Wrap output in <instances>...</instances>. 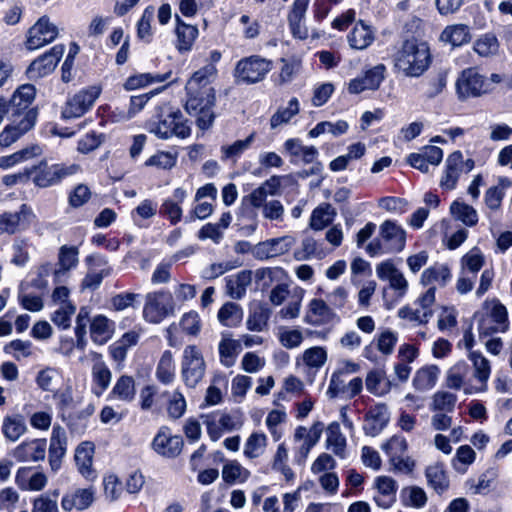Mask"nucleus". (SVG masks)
I'll list each match as a JSON object with an SVG mask.
<instances>
[{
  "mask_svg": "<svg viewBox=\"0 0 512 512\" xmlns=\"http://www.w3.org/2000/svg\"><path fill=\"white\" fill-rule=\"evenodd\" d=\"M286 276L280 267L259 268L254 272V279L261 290L268 289L274 282L281 281Z\"/></svg>",
  "mask_w": 512,
  "mask_h": 512,
  "instance_id": "09e8293b",
  "label": "nucleus"
},
{
  "mask_svg": "<svg viewBox=\"0 0 512 512\" xmlns=\"http://www.w3.org/2000/svg\"><path fill=\"white\" fill-rule=\"evenodd\" d=\"M94 501V491L92 489H78L73 493L65 494L61 500V507L64 511L73 509H87Z\"/></svg>",
  "mask_w": 512,
  "mask_h": 512,
  "instance_id": "473e14b6",
  "label": "nucleus"
},
{
  "mask_svg": "<svg viewBox=\"0 0 512 512\" xmlns=\"http://www.w3.org/2000/svg\"><path fill=\"white\" fill-rule=\"evenodd\" d=\"M58 35V28L46 16L41 17L28 31L26 47L36 50L51 43Z\"/></svg>",
  "mask_w": 512,
  "mask_h": 512,
  "instance_id": "f8f14e48",
  "label": "nucleus"
},
{
  "mask_svg": "<svg viewBox=\"0 0 512 512\" xmlns=\"http://www.w3.org/2000/svg\"><path fill=\"white\" fill-rule=\"evenodd\" d=\"M266 446V435L264 433L254 432L248 437L243 452L249 459L258 458L265 452Z\"/></svg>",
  "mask_w": 512,
  "mask_h": 512,
  "instance_id": "052dcab7",
  "label": "nucleus"
},
{
  "mask_svg": "<svg viewBox=\"0 0 512 512\" xmlns=\"http://www.w3.org/2000/svg\"><path fill=\"white\" fill-rule=\"evenodd\" d=\"M390 419L388 407L378 404L369 409L364 418L363 430L366 435L375 437L386 427Z\"/></svg>",
  "mask_w": 512,
  "mask_h": 512,
  "instance_id": "4be33fe9",
  "label": "nucleus"
},
{
  "mask_svg": "<svg viewBox=\"0 0 512 512\" xmlns=\"http://www.w3.org/2000/svg\"><path fill=\"white\" fill-rule=\"evenodd\" d=\"M271 316V309L264 304H257L251 310L246 325L250 331H263Z\"/></svg>",
  "mask_w": 512,
  "mask_h": 512,
  "instance_id": "de8ad7c7",
  "label": "nucleus"
},
{
  "mask_svg": "<svg viewBox=\"0 0 512 512\" xmlns=\"http://www.w3.org/2000/svg\"><path fill=\"white\" fill-rule=\"evenodd\" d=\"M452 216L467 226H474L478 222L477 211L470 205L454 201L450 206Z\"/></svg>",
  "mask_w": 512,
  "mask_h": 512,
  "instance_id": "13d9d810",
  "label": "nucleus"
},
{
  "mask_svg": "<svg viewBox=\"0 0 512 512\" xmlns=\"http://www.w3.org/2000/svg\"><path fill=\"white\" fill-rule=\"evenodd\" d=\"M508 329L509 319L506 307L498 299L486 300L478 319L479 336L482 338L505 333Z\"/></svg>",
  "mask_w": 512,
  "mask_h": 512,
  "instance_id": "39448f33",
  "label": "nucleus"
},
{
  "mask_svg": "<svg viewBox=\"0 0 512 512\" xmlns=\"http://www.w3.org/2000/svg\"><path fill=\"white\" fill-rule=\"evenodd\" d=\"M252 281V272L243 270L226 278L227 294L232 299H241Z\"/></svg>",
  "mask_w": 512,
  "mask_h": 512,
  "instance_id": "72a5a7b5",
  "label": "nucleus"
},
{
  "mask_svg": "<svg viewBox=\"0 0 512 512\" xmlns=\"http://www.w3.org/2000/svg\"><path fill=\"white\" fill-rule=\"evenodd\" d=\"M37 119V111L29 110L25 113V116L22 117L19 121L16 120L14 122L12 120V124L7 125L2 132L0 133V146L1 147H9L14 142H16L20 137H22L25 133L30 131Z\"/></svg>",
  "mask_w": 512,
  "mask_h": 512,
  "instance_id": "4468645a",
  "label": "nucleus"
},
{
  "mask_svg": "<svg viewBox=\"0 0 512 512\" xmlns=\"http://www.w3.org/2000/svg\"><path fill=\"white\" fill-rule=\"evenodd\" d=\"M490 90L484 76L472 68L464 70L456 82V91L460 100L478 97Z\"/></svg>",
  "mask_w": 512,
  "mask_h": 512,
  "instance_id": "9d476101",
  "label": "nucleus"
},
{
  "mask_svg": "<svg viewBox=\"0 0 512 512\" xmlns=\"http://www.w3.org/2000/svg\"><path fill=\"white\" fill-rule=\"evenodd\" d=\"M35 95L36 89L32 84H23L14 91L10 99H7L14 122L22 115L24 117L27 111L34 110L30 108V105L35 99Z\"/></svg>",
  "mask_w": 512,
  "mask_h": 512,
  "instance_id": "f3484780",
  "label": "nucleus"
},
{
  "mask_svg": "<svg viewBox=\"0 0 512 512\" xmlns=\"http://www.w3.org/2000/svg\"><path fill=\"white\" fill-rule=\"evenodd\" d=\"M217 316L222 325L235 327L242 321L243 310L238 304L227 302L220 308Z\"/></svg>",
  "mask_w": 512,
  "mask_h": 512,
  "instance_id": "5fc2aeb1",
  "label": "nucleus"
},
{
  "mask_svg": "<svg viewBox=\"0 0 512 512\" xmlns=\"http://www.w3.org/2000/svg\"><path fill=\"white\" fill-rule=\"evenodd\" d=\"M174 312L172 297L168 293H149L143 309L144 318L151 323H159Z\"/></svg>",
  "mask_w": 512,
  "mask_h": 512,
  "instance_id": "9b49d317",
  "label": "nucleus"
},
{
  "mask_svg": "<svg viewBox=\"0 0 512 512\" xmlns=\"http://www.w3.org/2000/svg\"><path fill=\"white\" fill-rule=\"evenodd\" d=\"M101 88L90 86L68 98L62 110V117L65 119L78 118L84 115L100 96Z\"/></svg>",
  "mask_w": 512,
  "mask_h": 512,
  "instance_id": "1a4fd4ad",
  "label": "nucleus"
},
{
  "mask_svg": "<svg viewBox=\"0 0 512 512\" xmlns=\"http://www.w3.org/2000/svg\"><path fill=\"white\" fill-rule=\"evenodd\" d=\"M34 217L31 209L22 204L16 212H6L0 215V234H14L26 229Z\"/></svg>",
  "mask_w": 512,
  "mask_h": 512,
  "instance_id": "dca6fc26",
  "label": "nucleus"
},
{
  "mask_svg": "<svg viewBox=\"0 0 512 512\" xmlns=\"http://www.w3.org/2000/svg\"><path fill=\"white\" fill-rule=\"evenodd\" d=\"M206 372V362L202 351L196 345H187L181 359V377L185 385L195 388Z\"/></svg>",
  "mask_w": 512,
  "mask_h": 512,
  "instance_id": "0eeeda50",
  "label": "nucleus"
},
{
  "mask_svg": "<svg viewBox=\"0 0 512 512\" xmlns=\"http://www.w3.org/2000/svg\"><path fill=\"white\" fill-rule=\"evenodd\" d=\"M272 69V62L258 55L241 59L235 68L237 81L246 84H254L262 81Z\"/></svg>",
  "mask_w": 512,
  "mask_h": 512,
  "instance_id": "6e6552de",
  "label": "nucleus"
},
{
  "mask_svg": "<svg viewBox=\"0 0 512 512\" xmlns=\"http://www.w3.org/2000/svg\"><path fill=\"white\" fill-rule=\"evenodd\" d=\"M484 263V255L478 248L475 247L461 258L462 272H470L475 276L477 272L483 267Z\"/></svg>",
  "mask_w": 512,
  "mask_h": 512,
  "instance_id": "338daca9",
  "label": "nucleus"
},
{
  "mask_svg": "<svg viewBox=\"0 0 512 512\" xmlns=\"http://www.w3.org/2000/svg\"><path fill=\"white\" fill-rule=\"evenodd\" d=\"M425 476L427 478L428 485L438 494H442L448 489L449 479L442 464L436 463L428 466L425 471Z\"/></svg>",
  "mask_w": 512,
  "mask_h": 512,
  "instance_id": "79ce46f5",
  "label": "nucleus"
},
{
  "mask_svg": "<svg viewBox=\"0 0 512 512\" xmlns=\"http://www.w3.org/2000/svg\"><path fill=\"white\" fill-rule=\"evenodd\" d=\"M510 181L505 178L499 180V185L490 187L484 196L486 206L490 210H498L505 195V189L510 186Z\"/></svg>",
  "mask_w": 512,
  "mask_h": 512,
  "instance_id": "680f3d73",
  "label": "nucleus"
},
{
  "mask_svg": "<svg viewBox=\"0 0 512 512\" xmlns=\"http://www.w3.org/2000/svg\"><path fill=\"white\" fill-rule=\"evenodd\" d=\"M401 501L404 506L420 509L427 504L428 497L423 488L408 486L401 490Z\"/></svg>",
  "mask_w": 512,
  "mask_h": 512,
  "instance_id": "603ef678",
  "label": "nucleus"
},
{
  "mask_svg": "<svg viewBox=\"0 0 512 512\" xmlns=\"http://www.w3.org/2000/svg\"><path fill=\"white\" fill-rule=\"evenodd\" d=\"M32 181L39 188H47L58 185L65 178L73 176L81 171V166L76 163L49 164L41 160L37 165L30 167Z\"/></svg>",
  "mask_w": 512,
  "mask_h": 512,
  "instance_id": "20e7f679",
  "label": "nucleus"
},
{
  "mask_svg": "<svg viewBox=\"0 0 512 512\" xmlns=\"http://www.w3.org/2000/svg\"><path fill=\"white\" fill-rule=\"evenodd\" d=\"M95 362L92 366V392L100 397L107 390L111 383L112 373L108 366L101 359V356L95 354Z\"/></svg>",
  "mask_w": 512,
  "mask_h": 512,
  "instance_id": "bb28decb",
  "label": "nucleus"
},
{
  "mask_svg": "<svg viewBox=\"0 0 512 512\" xmlns=\"http://www.w3.org/2000/svg\"><path fill=\"white\" fill-rule=\"evenodd\" d=\"M216 74V66L206 64L204 67L197 70L188 80L185 87L187 93L200 92L206 88H212L210 83L215 79Z\"/></svg>",
  "mask_w": 512,
  "mask_h": 512,
  "instance_id": "c756f323",
  "label": "nucleus"
},
{
  "mask_svg": "<svg viewBox=\"0 0 512 512\" xmlns=\"http://www.w3.org/2000/svg\"><path fill=\"white\" fill-rule=\"evenodd\" d=\"M176 23L177 48L179 51H189L198 36V28L184 23L179 16H176Z\"/></svg>",
  "mask_w": 512,
  "mask_h": 512,
  "instance_id": "4c0bfd02",
  "label": "nucleus"
},
{
  "mask_svg": "<svg viewBox=\"0 0 512 512\" xmlns=\"http://www.w3.org/2000/svg\"><path fill=\"white\" fill-rule=\"evenodd\" d=\"M220 363L230 368L232 367L237 359V356L241 352V343L238 340H234L226 335H223L218 345Z\"/></svg>",
  "mask_w": 512,
  "mask_h": 512,
  "instance_id": "58836bf2",
  "label": "nucleus"
},
{
  "mask_svg": "<svg viewBox=\"0 0 512 512\" xmlns=\"http://www.w3.org/2000/svg\"><path fill=\"white\" fill-rule=\"evenodd\" d=\"M214 105L215 91L213 88L187 93L185 110L189 115L196 117V124L202 130L208 129L214 122Z\"/></svg>",
  "mask_w": 512,
  "mask_h": 512,
  "instance_id": "423d86ee",
  "label": "nucleus"
},
{
  "mask_svg": "<svg viewBox=\"0 0 512 512\" xmlns=\"http://www.w3.org/2000/svg\"><path fill=\"white\" fill-rule=\"evenodd\" d=\"M200 418L212 441H217L224 432H229L236 428L233 418L224 412L216 411L201 415Z\"/></svg>",
  "mask_w": 512,
  "mask_h": 512,
  "instance_id": "a211bd4d",
  "label": "nucleus"
},
{
  "mask_svg": "<svg viewBox=\"0 0 512 512\" xmlns=\"http://www.w3.org/2000/svg\"><path fill=\"white\" fill-rule=\"evenodd\" d=\"M336 314L332 307L322 299H312L308 305V310L304 321L311 325H324L332 322Z\"/></svg>",
  "mask_w": 512,
  "mask_h": 512,
  "instance_id": "b1692460",
  "label": "nucleus"
},
{
  "mask_svg": "<svg viewBox=\"0 0 512 512\" xmlns=\"http://www.w3.org/2000/svg\"><path fill=\"white\" fill-rule=\"evenodd\" d=\"M374 39V31L362 20L355 24L352 31L347 36L350 47L356 50H364L368 48L374 42Z\"/></svg>",
  "mask_w": 512,
  "mask_h": 512,
  "instance_id": "7c9ffc66",
  "label": "nucleus"
},
{
  "mask_svg": "<svg viewBox=\"0 0 512 512\" xmlns=\"http://www.w3.org/2000/svg\"><path fill=\"white\" fill-rule=\"evenodd\" d=\"M249 476L250 472L235 460L228 461L222 469V478L228 484L244 482Z\"/></svg>",
  "mask_w": 512,
  "mask_h": 512,
  "instance_id": "e2e57ef3",
  "label": "nucleus"
},
{
  "mask_svg": "<svg viewBox=\"0 0 512 512\" xmlns=\"http://www.w3.org/2000/svg\"><path fill=\"white\" fill-rule=\"evenodd\" d=\"M67 450L66 431L60 425H55L52 430L49 446V465L51 470L57 472Z\"/></svg>",
  "mask_w": 512,
  "mask_h": 512,
  "instance_id": "412c9836",
  "label": "nucleus"
},
{
  "mask_svg": "<svg viewBox=\"0 0 512 512\" xmlns=\"http://www.w3.org/2000/svg\"><path fill=\"white\" fill-rule=\"evenodd\" d=\"M443 158V151L437 146H425L419 153L408 156V163L423 173L429 171V166H437Z\"/></svg>",
  "mask_w": 512,
  "mask_h": 512,
  "instance_id": "5701e85b",
  "label": "nucleus"
},
{
  "mask_svg": "<svg viewBox=\"0 0 512 512\" xmlns=\"http://www.w3.org/2000/svg\"><path fill=\"white\" fill-rule=\"evenodd\" d=\"M469 366L464 361H459L450 367L446 373L445 385L449 389L460 390L465 385V380L469 374Z\"/></svg>",
  "mask_w": 512,
  "mask_h": 512,
  "instance_id": "c03bdc74",
  "label": "nucleus"
},
{
  "mask_svg": "<svg viewBox=\"0 0 512 512\" xmlns=\"http://www.w3.org/2000/svg\"><path fill=\"white\" fill-rule=\"evenodd\" d=\"M114 332V323L103 315L93 318L90 324V334L92 340L97 344H105L111 339Z\"/></svg>",
  "mask_w": 512,
  "mask_h": 512,
  "instance_id": "f704fd0d",
  "label": "nucleus"
},
{
  "mask_svg": "<svg viewBox=\"0 0 512 512\" xmlns=\"http://www.w3.org/2000/svg\"><path fill=\"white\" fill-rule=\"evenodd\" d=\"M457 402L456 394L440 390L433 394L431 397V403L429 404V409L432 412H448L452 413L455 409Z\"/></svg>",
  "mask_w": 512,
  "mask_h": 512,
  "instance_id": "8fccbe9b",
  "label": "nucleus"
},
{
  "mask_svg": "<svg viewBox=\"0 0 512 512\" xmlns=\"http://www.w3.org/2000/svg\"><path fill=\"white\" fill-rule=\"evenodd\" d=\"M293 239L289 236L272 238L253 246L252 255L258 260H267L287 253L292 245Z\"/></svg>",
  "mask_w": 512,
  "mask_h": 512,
  "instance_id": "2eb2a0df",
  "label": "nucleus"
},
{
  "mask_svg": "<svg viewBox=\"0 0 512 512\" xmlns=\"http://www.w3.org/2000/svg\"><path fill=\"white\" fill-rule=\"evenodd\" d=\"M170 76V73L165 74H152L142 73L130 76L124 83V88L127 91L139 89L152 83L164 82Z\"/></svg>",
  "mask_w": 512,
  "mask_h": 512,
  "instance_id": "864d4df0",
  "label": "nucleus"
},
{
  "mask_svg": "<svg viewBox=\"0 0 512 512\" xmlns=\"http://www.w3.org/2000/svg\"><path fill=\"white\" fill-rule=\"evenodd\" d=\"M79 250L76 246L63 245L59 249L58 269H54L53 278L55 283H61L68 271L78 264Z\"/></svg>",
  "mask_w": 512,
  "mask_h": 512,
  "instance_id": "a878e982",
  "label": "nucleus"
},
{
  "mask_svg": "<svg viewBox=\"0 0 512 512\" xmlns=\"http://www.w3.org/2000/svg\"><path fill=\"white\" fill-rule=\"evenodd\" d=\"M152 447L158 454L174 458L182 450L183 439L181 436L172 435L168 428L162 427L154 437Z\"/></svg>",
  "mask_w": 512,
  "mask_h": 512,
  "instance_id": "6ab92c4d",
  "label": "nucleus"
},
{
  "mask_svg": "<svg viewBox=\"0 0 512 512\" xmlns=\"http://www.w3.org/2000/svg\"><path fill=\"white\" fill-rule=\"evenodd\" d=\"M431 64V53L426 42L409 39L403 42L394 56V67L406 77H420Z\"/></svg>",
  "mask_w": 512,
  "mask_h": 512,
  "instance_id": "f03ea898",
  "label": "nucleus"
},
{
  "mask_svg": "<svg viewBox=\"0 0 512 512\" xmlns=\"http://www.w3.org/2000/svg\"><path fill=\"white\" fill-rule=\"evenodd\" d=\"M300 111V105L297 98H291L286 107H279L270 118V126L275 129L283 124H287Z\"/></svg>",
  "mask_w": 512,
  "mask_h": 512,
  "instance_id": "3c124183",
  "label": "nucleus"
},
{
  "mask_svg": "<svg viewBox=\"0 0 512 512\" xmlns=\"http://www.w3.org/2000/svg\"><path fill=\"white\" fill-rule=\"evenodd\" d=\"M348 127V123L344 120H339L335 123L323 121L318 123L313 129L309 131V136L311 138H316L324 133H330L337 137L345 134L348 130Z\"/></svg>",
  "mask_w": 512,
  "mask_h": 512,
  "instance_id": "0e129e2a",
  "label": "nucleus"
},
{
  "mask_svg": "<svg viewBox=\"0 0 512 512\" xmlns=\"http://www.w3.org/2000/svg\"><path fill=\"white\" fill-rule=\"evenodd\" d=\"M471 39L470 29L465 24H453L444 28L440 34V41L453 47L468 43Z\"/></svg>",
  "mask_w": 512,
  "mask_h": 512,
  "instance_id": "c9c22d12",
  "label": "nucleus"
},
{
  "mask_svg": "<svg viewBox=\"0 0 512 512\" xmlns=\"http://www.w3.org/2000/svg\"><path fill=\"white\" fill-rule=\"evenodd\" d=\"M451 278V272L447 265L435 264L425 269L421 275V283L430 285L433 283L444 286Z\"/></svg>",
  "mask_w": 512,
  "mask_h": 512,
  "instance_id": "a18cd8bd",
  "label": "nucleus"
},
{
  "mask_svg": "<svg viewBox=\"0 0 512 512\" xmlns=\"http://www.w3.org/2000/svg\"><path fill=\"white\" fill-rule=\"evenodd\" d=\"M135 384L130 376H121L114 385L110 397L117 398L124 402H130L135 397Z\"/></svg>",
  "mask_w": 512,
  "mask_h": 512,
  "instance_id": "4d7b16f0",
  "label": "nucleus"
},
{
  "mask_svg": "<svg viewBox=\"0 0 512 512\" xmlns=\"http://www.w3.org/2000/svg\"><path fill=\"white\" fill-rule=\"evenodd\" d=\"M326 445L327 449L331 450L336 456L345 457L347 443L338 422H332L328 425Z\"/></svg>",
  "mask_w": 512,
  "mask_h": 512,
  "instance_id": "a19ab883",
  "label": "nucleus"
},
{
  "mask_svg": "<svg viewBox=\"0 0 512 512\" xmlns=\"http://www.w3.org/2000/svg\"><path fill=\"white\" fill-rule=\"evenodd\" d=\"M462 153L455 151L446 159V169L440 180L442 188L452 190L456 187L457 181L461 173Z\"/></svg>",
  "mask_w": 512,
  "mask_h": 512,
  "instance_id": "2f4dec72",
  "label": "nucleus"
},
{
  "mask_svg": "<svg viewBox=\"0 0 512 512\" xmlns=\"http://www.w3.org/2000/svg\"><path fill=\"white\" fill-rule=\"evenodd\" d=\"M440 369L437 365H428L416 371L412 384L416 390L427 391L437 382Z\"/></svg>",
  "mask_w": 512,
  "mask_h": 512,
  "instance_id": "ea45409f",
  "label": "nucleus"
},
{
  "mask_svg": "<svg viewBox=\"0 0 512 512\" xmlns=\"http://www.w3.org/2000/svg\"><path fill=\"white\" fill-rule=\"evenodd\" d=\"M469 360L473 364V376L479 383V386L473 388L472 386L464 387L465 394H472L473 392H484L487 390V382L491 374V366L489 360L478 351H471L469 353Z\"/></svg>",
  "mask_w": 512,
  "mask_h": 512,
  "instance_id": "aec40b11",
  "label": "nucleus"
},
{
  "mask_svg": "<svg viewBox=\"0 0 512 512\" xmlns=\"http://www.w3.org/2000/svg\"><path fill=\"white\" fill-rule=\"evenodd\" d=\"M335 216V209L329 203H322L313 210L309 225L314 230H322L333 222Z\"/></svg>",
  "mask_w": 512,
  "mask_h": 512,
  "instance_id": "37998d69",
  "label": "nucleus"
},
{
  "mask_svg": "<svg viewBox=\"0 0 512 512\" xmlns=\"http://www.w3.org/2000/svg\"><path fill=\"white\" fill-rule=\"evenodd\" d=\"M187 192L183 188H176L172 199H166L161 204L159 213L166 217L172 225L177 224L182 218V208L180 204L186 199Z\"/></svg>",
  "mask_w": 512,
  "mask_h": 512,
  "instance_id": "cd10ccee",
  "label": "nucleus"
},
{
  "mask_svg": "<svg viewBox=\"0 0 512 512\" xmlns=\"http://www.w3.org/2000/svg\"><path fill=\"white\" fill-rule=\"evenodd\" d=\"M406 244V232L396 222L384 221L379 227V236L365 247L371 256L401 252Z\"/></svg>",
  "mask_w": 512,
  "mask_h": 512,
  "instance_id": "7ed1b4c3",
  "label": "nucleus"
},
{
  "mask_svg": "<svg viewBox=\"0 0 512 512\" xmlns=\"http://www.w3.org/2000/svg\"><path fill=\"white\" fill-rule=\"evenodd\" d=\"M255 138V133H251L244 140H237L230 145H223L221 147V159L223 161L232 160L236 162L237 159L243 154L244 151L250 148Z\"/></svg>",
  "mask_w": 512,
  "mask_h": 512,
  "instance_id": "6e6d98bb",
  "label": "nucleus"
},
{
  "mask_svg": "<svg viewBox=\"0 0 512 512\" xmlns=\"http://www.w3.org/2000/svg\"><path fill=\"white\" fill-rule=\"evenodd\" d=\"M307 8L293 3L288 14L290 31L295 38L304 40L308 38V29L304 23Z\"/></svg>",
  "mask_w": 512,
  "mask_h": 512,
  "instance_id": "e433bc0d",
  "label": "nucleus"
},
{
  "mask_svg": "<svg viewBox=\"0 0 512 512\" xmlns=\"http://www.w3.org/2000/svg\"><path fill=\"white\" fill-rule=\"evenodd\" d=\"M59 490L44 493L34 499L32 512H58Z\"/></svg>",
  "mask_w": 512,
  "mask_h": 512,
  "instance_id": "774afa93",
  "label": "nucleus"
},
{
  "mask_svg": "<svg viewBox=\"0 0 512 512\" xmlns=\"http://www.w3.org/2000/svg\"><path fill=\"white\" fill-rule=\"evenodd\" d=\"M27 426L23 416L13 415L6 416L2 423V432L4 436L10 441H17L25 432Z\"/></svg>",
  "mask_w": 512,
  "mask_h": 512,
  "instance_id": "49530a36",
  "label": "nucleus"
},
{
  "mask_svg": "<svg viewBox=\"0 0 512 512\" xmlns=\"http://www.w3.org/2000/svg\"><path fill=\"white\" fill-rule=\"evenodd\" d=\"M473 49L481 57H491L497 54L499 42L496 36L485 34L474 42Z\"/></svg>",
  "mask_w": 512,
  "mask_h": 512,
  "instance_id": "69168bd1",
  "label": "nucleus"
},
{
  "mask_svg": "<svg viewBox=\"0 0 512 512\" xmlns=\"http://www.w3.org/2000/svg\"><path fill=\"white\" fill-rule=\"evenodd\" d=\"M63 45H55L49 52L35 59L27 68L30 79H39L50 74L56 67L64 53Z\"/></svg>",
  "mask_w": 512,
  "mask_h": 512,
  "instance_id": "ddd939ff",
  "label": "nucleus"
},
{
  "mask_svg": "<svg viewBox=\"0 0 512 512\" xmlns=\"http://www.w3.org/2000/svg\"><path fill=\"white\" fill-rule=\"evenodd\" d=\"M157 379L163 384H169L175 377V364L171 351H165L158 363L156 370Z\"/></svg>",
  "mask_w": 512,
  "mask_h": 512,
  "instance_id": "bf43d9fd",
  "label": "nucleus"
},
{
  "mask_svg": "<svg viewBox=\"0 0 512 512\" xmlns=\"http://www.w3.org/2000/svg\"><path fill=\"white\" fill-rule=\"evenodd\" d=\"M144 127L149 133L163 140L173 136L185 139L191 134L188 120L184 119L179 108L169 102L156 105L153 115L146 121Z\"/></svg>",
  "mask_w": 512,
  "mask_h": 512,
  "instance_id": "f257e3e1",
  "label": "nucleus"
},
{
  "mask_svg": "<svg viewBox=\"0 0 512 512\" xmlns=\"http://www.w3.org/2000/svg\"><path fill=\"white\" fill-rule=\"evenodd\" d=\"M46 454V440L25 441L13 450V457L19 462H36L43 460Z\"/></svg>",
  "mask_w": 512,
  "mask_h": 512,
  "instance_id": "393cba45",
  "label": "nucleus"
},
{
  "mask_svg": "<svg viewBox=\"0 0 512 512\" xmlns=\"http://www.w3.org/2000/svg\"><path fill=\"white\" fill-rule=\"evenodd\" d=\"M94 455V444L89 441L82 442L75 450V462L79 472L87 479L95 477V471L92 468Z\"/></svg>",
  "mask_w": 512,
  "mask_h": 512,
  "instance_id": "c85d7f7f",
  "label": "nucleus"
}]
</instances>
